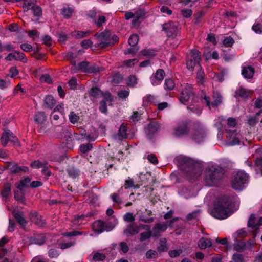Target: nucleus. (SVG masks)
<instances>
[{
    "mask_svg": "<svg viewBox=\"0 0 262 262\" xmlns=\"http://www.w3.org/2000/svg\"><path fill=\"white\" fill-rule=\"evenodd\" d=\"M119 135L121 137L123 138H129L127 128L124 125L120 126L119 129Z\"/></svg>",
    "mask_w": 262,
    "mask_h": 262,
    "instance_id": "f704fd0d",
    "label": "nucleus"
},
{
    "mask_svg": "<svg viewBox=\"0 0 262 262\" xmlns=\"http://www.w3.org/2000/svg\"><path fill=\"white\" fill-rule=\"evenodd\" d=\"M69 116L70 121L72 123H76L79 119V116L74 112H71Z\"/></svg>",
    "mask_w": 262,
    "mask_h": 262,
    "instance_id": "09e8293b",
    "label": "nucleus"
},
{
    "mask_svg": "<svg viewBox=\"0 0 262 262\" xmlns=\"http://www.w3.org/2000/svg\"><path fill=\"white\" fill-rule=\"evenodd\" d=\"M254 70L251 67L244 68L242 70V74L246 78H250L252 77L254 74Z\"/></svg>",
    "mask_w": 262,
    "mask_h": 262,
    "instance_id": "4be33fe9",
    "label": "nucleus"
},
{
    "mask_svg": "<svg viewBox=\"0 0 262 262\" xmlns=\"http://www.w3.org/2000/svg\"><path fill=\"white\" fill-rule=\"evenodd\" d=\"M9 157L8 151L6 150L0 149V160L4 161Z\"/></svg>",
    "mask_w": 262,
    "mask_h": 262,
    "instance_id": "69168bd1",
    "label": "nucleus"
},
{
    "mask_svg": "<svg viewBox=\"0 0 262 262\" xmlns=\"http://www.w3.org/2000/svg\"><path fill=\"white\" fill-rule=\"evenodd\" d=\"M163 30L168 37H174L179 33L178 25L177 23L168 22L165 24Z\"/></svg>",
    "mask_w": 262,
    "mask_h": 262,
    "instance_id": "1a4fd4ad",
    "label": "nucleus"
},
{
    "mask_svg": "<svg viewBox=\"0 0 262 262\" xmlns=\"http://www.w3.org/2000/svg\"><path fill=\"white\" fill-rule=\"evenodd\" d=\"M196 70H198L197 71V78L198 79V82L202 84L203 83V77H204V71L202 69V68L200 66V68H195Z\"/></svg>",
    "mask_w": 262,
    "mask_h": 262,
    "instance_id": "58836bf2",
    "label": "nucleus"
},
{
    "mask_svg": "<svg viewBox=\"0 0 262 262\" xmlns=\"http://www.w3.org/2000/svg\"><path fill=\"white\" fill-rule=\"evenodd\" d=\"M123 220L128 222H133L135 220V216L132 213L126 212L123 216Z\"/></svg>",
    "mask_w": 262,
    "mask_h": 262,
    "instance_id": "c03bdc74",
    "label": "nucleus"
},
{
    "mask_svg": "<svg viewBox=\"0 0 262 262\" xmlns=\"http://www.w3.org/2000/svg\"><path fill=\"white\" fill-rule=\"evenodd\" d=\"M182 15L185 17H189L191 16L192 12L190 9H184L181 10Z\"/></svg>",
    "mask_w": 262,
    "mask_h": 262,
    "instance_id": "338daca9",
    "label": "nucleus"
},
{
    "mask_svg": "<svg viewBox=\"0 0 262 262\" xmlns=\"http://www.w3.org/2000/svg\"><path fill=\"white\" fill-rule=\"evenodd\" d=\"M10 85V83L9 81L4 80L0 78V89H4L9 87Z\"/></svg>",
    "mask_w": 262,
    "mask_h": 262,
    "instance_id": "e2e57ef3",
    "label": "nucleus"
},
{
    "mask_svg": "<svg viewBox=\"0 0 262 262\" xmlns=\"http://www.w3.org/2000/svg\"><path fill=\"white\" fill-rule=\"evenodd\" d=\"M46 116L42 112L37 113L34 117V121L38 124H42L46 121Z\"/></svg>",
    "mask_w": 262,
    "mask_h": 262,
    "instance_id": "393cba45",
    "label": "nucleus"
},
{
    "mask_svg": "<svg viewBox=\"0 0 262 262\" xmlns=\"http://www.w3.org/2000/svg\"><path fill=\"white\" fill-rule=\"evenodd\" d=\"M92 146L90 144H83L81 145L80 146V151L83 153H85L90 150L92 149Z\"/></svg>",
    "mask_w": 262,
    "mask_h": 262,
    "instance_id": "bf43d9fd",
    "label": "nucleus"
},
{
    "mask_svg": "<svg viewBox=\"0 0 262 262\" xmlns=\"http://www.w3.org/2000/svg\"><path fill=\"white\" fill-rule=\"evenodd\" d=\"M193 92L191 85L188 83L186 84L181 92L180 97V101L185 104L189 100L193 99Z\"/></svg>",
    "mask_w": 262,
    "mask_h": 262,
    "instance_id": "6e6552de",
    "label": "nucleus"
},
{
    "mask_svg": "<svg viewBox=\"0 0 262 262\" xmlns=\"http://www.w3.org/2000/svg\"><path fill=\"white\" fill-rule=\"evenodd\" d=\"M138 36L136 34H133L130 36L128 39V43L130 46H135L138 43Z\"/></svg>",
    "mask_w": 262,
    "mask_h": 262,
    "instance_id": "e433bc0d",
    "label": "nucleus"
},
{
    "mask_svg": "<svg viewBox=\"0 0 262 262\" xmlns=\"http://www.w3.org/2000/svg\"><path fill=\"white\" fill-rule=\"evenodd\" d=\"M183 252L182 249H175L170 250L168 252L169 255L172 258L180 256Z\"/></svg>",
    "mask_w": 262,
    "mask_h": 262,
    "instance_id": "37998d69",
    "label": "nucleus"
},
{
    "mask_svg": "<svg viewBox=\"0 0 262 262\" xmlns=\"http://www.w3.org/2000/svg\"><path fill=\"white\" fill-rule=\"evenodd\" d=\"M236 94L243 98H247L249 96L250 92L244 88H240L236 91Z\"/></svg>",
    "mask_w": 262,
    "mask_h": 262,
    "instance_id": "2f4dec72",
    "label": "nucleus"
},
{
    "mask_svg": "<svg viewBox=\"0 0 262 262\" xmlns=\"http://www.w3.org/2000/svg\"><path fill=\"white\" fill-rule=\"evenodd\" d=\"M203 98L202 102L204 103H206V105L209 108H211V106L213 107H216L222 103V98L220 94L218 92H214L213 98V102L212 104L210 102V98L207 97L205 93H203L202 95Z\"/></svg>",
    "mask_w": 262,
    "mask_h": 262,
    "instance_id": "39448f33",
    "label": "nucleus"
},
{
    "mask_svg": "<svg viewBox=\"0 0 262 262\" xmlns=\"http://www.w3.org/2000/svg\"><path fill=\"white\" fill-rule=\"evenodd\" d=\"M248 182V176L247 173L242 171H238L232 179V187L237 190H241L245 187V184Z\"/></svg>",
    "mask_w": 262,
    "mask_h": 262,
    "instance_id": "7ed1b4c3",
    "label": "nucleus"
},
{
    "mask_svg": "<svg viewBox=\"0 0 262 262\" xmlns=\"http://www.w3.org/2000/svg\"><path fill=\"white\" fill-rule=\"evenodd\" d=\"M206 136V131L202 125L195 128L191 134V138L196 143L203 141Z\"/></svg>",
    "mask_w": 262,
    "mask_h": 262,
    "instance_id": "0eeeda50",
    "label": "nucleus"
},
{
    "mask_svg": "<svg viewBox=\"0 0 262 262\" xmlns=\"http://www.w3.org/2000/svg\"><path fill=\"white\" fill-rule=\"evenodd\" d=\"M224 174L223 169L216 165L208 167L206 169L205 184L209 187L216 186Z\"/></svg>",
    "mask_w": 262,
    "mask_h": 262,
    "instance_id": "f03ea898",
    "label": "nucleus"
},
{
    "mask_svg": "<svg viewBox=\"0 0 262 262\" xmlns=\"http://www.w3.org/2000/svg\"><path fill=\"white\" fill-rule=\"evenodd\" d=\"M142 54L148 57H152L154 56L155 52L150 50L147 49L142 51Z\"/></svg>",
    "mask_w": 262,
    "mask_h": 262,
    "instance_id": "680f3d73",
    "label": "nucleus"
},
{
    "mask_svg": "<svg viewBox=\"0 0 262 262\" xmlns=\"http://www.w3.org/2000/svg\"><path fill=\"white\" fill-rule=\"evenodd\" d=\"M236 243L234 244V249L237 251L241 252L245 249V244L244 242L240 241L237 239H235Z\"/></svg>",
    "mask_w": 262,
    "mask_h": 262,
    "instance_id": "c85d7f7f",
    "label": "nucleus"
},
{
    "mask_svg": "<svg viewBox=\"0 0 262 262\" xmlns=\"http://www.w3.org/2000/svg\"><path fill=\"white\" fill-rule=\"evenodd\" d=\"M164 76L165 72L163 70H158L156 73L150 78V81L152 85L155 86L160 84L164 78Z\"/></svg>",
    "mask_w": 262,
    "mask_h": 262,
    "instance_id": "2eb2a0df",
    "label": "nucleus"
},
{
    "mask_svg": "<svg viewBox=\"0 0 262 262\" xmlns=\"http://www.w3.org/2000/svg\"><path fill=\"white\" fill-rule=\"evenodd\" d=\"M11 192V185L9 183H5L4 188L3 191L1 192V195L3 198H7Z\"/></svg>",
    "mask_w": 262,
    "mask_h": 262,
    "instance_id": "7c9ffc66",
    "label": "nucleus"
},
{
    "mask_svg": "<svg viewBox=\"0 0 262 262\" xmlns=\"http://www.w3.org/2000/svg\"><path fill=\"white\" fill-rule=\"evenodd\" d=\"M201 61L200 54L199 51L192 50L187 55V67L188 70L193 71L194 68H200Z\"/></svg>",
    "mask_w": 262,
    "mask_h": 262,
    "instance_id": "20e7f679",
    "label": "nucleus"
},
{
    "mask_svg": "<svg viewBox=\"0 0 262 262\" xmlns=\"http://www.w3.org/2000/svg\"><path fill=\"white\" fill-rule=\"evenodd\" d=\"M112 200L117 203H121L122 199L120 198L119 195L117 193H113L111 195Z\"/></svg>",
    "mask_w": 262,
    "mask_h": 262,
    "instance_id": "0e129e2a",
    "label": "nucleus"
},
{
    "mask_svg": "<svg viewBox=\"0 0 262 262\" xmlns=\"http://www.w3.org/2000/svg\"><path fill=\"white\" fill-rule=\"evenodd\" d=\"M18 74V70L15 67H11L9 69V73L7 75L6 77H10L11 78H15Z\"/></svg>",
    "mask_w": 262,
    "mask_h": 262,
    "instance_id": "79ce46f5",
    "label": "nucleus"
},
{
    "mask_svg": "<svg viewBox=\"0 0 262 262\" xmlns=\"http://www.w3.org/2000/svg\"><path fill=\"white\" fill-rule=\"evenodd\" d=\"M73 67L72 68V71L74 73H76L77 71H81L85 73H94L96 72V69L94 67L90 65V64L85 61H83L76 65L74 62Z\"/></svg>",
    "mask_w": 262,
    "mask_h": 262,
    "instance_id": "423d86ee",
    "label": "nucleus"
},
{
    "mask_svg": "<svg viewBox=\"0 0 262 262\" xmlns=\"http://www.w3.org/2000/svg\"><path fill=\"white\" fill-rule=\"evenodd\" d=\"M30 181L31 180L29 178H26L19 182L17 186V188L21 190H23L25 188L28 186V185L30 183Z\"/></svg>",
    "mask_w": 262,
    "mask_h": 262,
    "instance_id": "c756f323",
    "label": "nucleus"
},
{
    "mask_svg": "<svg viewBox=\"0 0 262 262\" xmlns=\"http://www.w3.org/2000/svg\"><path fill=\"white\" fill-rule=\"evenodd\" d=\"M233 212L230 198L223 196L219 199L211 213L214 217L223 220L228 217Z\"/></svg>",
    "mask_w": 262,
    "mask_h": 262,
    "instance_id": "f257e3e1",
    "label": "nucleus"
},
{
    "mask_svg": "<svg viewBox=\"0 0 262 262\" xmlns=\"http://www.w3.org/2000/svg\"><path fill=\"white\" fill-rule=\"evenodd\" d=\"M93 258L95 261H102L105 258V255L104 254L97 252L94 254Z\"/></svg>",
    "mask_w": 262,
    "mask_h": 262,
    "instance_id": "de8ad7c7",
    "label": "nucleus"
},
{
    "mask_svg": "<svg viewBox=\"0 0 262 262\" xmlns=\"http://www.w3.org/2000/svg\"><path fill=\"white\" fill-rule=\"evenodd\" d=\"M91 95L94 97H97L101 95V92L97 88H93L90 92Z\"/></svg>",
    "mask_w": 262,
    "mask_h": 262,
    "instance_id": "864d4df0",
    "label": "nucleus"
},
{
    "mask_svg": "<svg viewBox=\"0 0 262 262\" xmlns=\"http://www.w3.org/2000/svg\"><path fill=\"white\" fill-rule=\"evenodd\" d=\"M252 30L257 34L262 33V24L255 21L252 26Z\"/></svg>",
    "mask_w": 262,
    "mask_h": 262,
    "instance_id": "c9c22d12",
    "label": "nucleus"
},
{
    "mask_svg": "<svg viewBox=\"0 0 262 262\" xmlns=\"http://www.w3.org/2000/svg\"><path fill=\"white\" fill-rule=\"evenodd\" d=\"M18 166V165L16 163L14 162H11L8 163V169L10 170V171L11 173H16V170L17 169Z\"/></svg>",
    "mask_w": 262,
    "mask_h": 262,
    "instance_id": "a19ab883",
    "label": "nucleus"
},
{
    "mask_svg": "<svg viewBox=\"0 0 262 262\" xmlns=\"http://www.w3.org/2000/svg\"><path fill=\"white\" fill-rule=\"evenodd\" d=\"M20 48L24 51L28 52L32 50V46L28 43H23L20 45Z\"/></svg>",
    "mask_w": 262,
    "mask_h": 262,
    "instance_id": "052dcab7",
    "label": "nucleus"
},
{
    "mask_svg": "<svg viewBox=\"0 0 262 262\" xmlns=\"http://www.w3.org/2000/svg\"><path fill=\"white\" fill-rule=\"evenodd\" d=\"M11 142L15 146H19L17 138L13 135V133L10 131H5L3 133L1 137V142L3 146H5L8 143Z\"/></svg>",
    "mask_w": 262,
    "mask_h": 262,
    "instance_id": "9d476101",
    "label": "nucleus"
},
{
    "mask_svg": "<svg viewBox=\"0 0 262 262\" xmlns=\"http://www.w3.org/2000/svg\"><path fill=\"white\" fill-rule=\"evenodd\" d=\"M182 161L183 162L184 165L191 166L193 165V161L187 157L181 158Z\"/></svg>",
    "mask_w": 262,
    "mask_h": 262,
    "instance_id": "6e6d98bb",
    "label": "nucleus"
},
{
    "mask_svg": "<svg viewBox=\"0 0 262 262\" xmlns=\"http://www.w3.org/2000/svg\"><path fill=\"white\" fill-rule=\"evenodd\" d=\"M157 102V97L151 95H147L143 99V102L144 105L155 103Z\"/></svg>",
    "mask_w": 262,
    "mask_h": 262,
    "instance_id": "a878e982",
    "label": "nucleus"
},
{
    "mask_svg": "<svg viewBox=\"0 0 262 262\" xmlns=\"http://www.w3.org/2000/svg\"><path fill=\"white\" fill-rule=\"evenodd\" d=\"M139 232V227L130 224L124 230L123 233L127 236H132L138 234Z\"/></svg>",
    "mask_w": 262,
    "mask_h": 262,
    "instance_id": "f3484780",
    "label": "nucleus"
},
{
    "mask_svg": "<svg viewBox=\"0 0 262 262\" xmlns=\"http://www.w3.org/2000/svg\"><path fill=\"white\" fill-rule=\"evenodd\" d=\"M262 225V216L256 219L255 215L252 214L250 215L248 222V226L255 230L254 232H257L259 226Z\"/></svg>",
    "mask_w": 262,
    "mask_h": 262,
    "instance_id": "ddd939ff",
    "label": "nucleus"
},
{
    "mask_svg": "<svg viewBox=\"0 0 262 262\" xmlns=\"http://www.w3.org/2000/svg\"><path fill=\"white\" fill-rule=\"evenodd\" d=\"M161 243L160 246L158 247V250L160 252L166 251L168 250V247L166 244V239L163 238L160 240Z\"/></svg>",
    "mask_w": 262,
    "mask_h": 262,
    "instance_id": "a18cd8bd",
    "label": "nucleus"
},
{
    "mask_svg": "<svg viewBox=\"0 0 262 262\" xmlns=\"http://www.w3.org/2000/svg\"><path fill=\"white\" fill-rule=\"evenodd\" d=\"M159 129V126L157 123H152L148 124L145 129V132L149 138L151 137V135L157 132Z\"/></svg>",
    "mask_w": 262,
    "mask_h": 262,
    "instance_id": "a211bd4d",
    "label": "nucleus"
},
{
    "mask_svg": "<svg viewBox=\"0 0 262 262\" xmlns=\"http://www.w3.org/2000/svg\"><path fill=\"white\" fill-rule=\"evenodd\" d=\"M146 158L148 159V160L151 163L154 164H157L158 163V160L157 159V158L156 156L152 154H149L146 156Z\"/></svg>",
    "mask_w": 262,
    "mask_h": 262,
    "instance_id": "3c124183",
    "label": "nucleus"
},
{
    "mask_svg": "<svg viewBox=\"0 0 262 262\" xmlns=\"http://www.w3.org/2000/svg\"><path fill=\"white\" fill-rule=\"evenodd\" d=\"M188 132L187 124L182 122L174 128V135L177 136H181L185 135Z\"/></svg>",
    "mask_w": 262,
    "mask_h": 262,
    "instance_id": "dca6fc26",
    "label": "nucleus"
},
{
    "mask_svg": "<svg viewBox=\"0 0 262 262\" xmlns=\"http://www.w3.org/2000/svg\"><path fill=\"white\" fill-rule=\"evenodd\" d=\"M89 33V31H80L78 30H75L71 33V35L75 38L80 39L86 36L87 34Z\"/></svg>",
    "mask_w": 262,
    "mask_h": 262,
    "instance_id": "bb28decb",
    "label": "nucleus"
},
{
    "mask_svg": "<svg viewBox=\"0 0 262 262\" xmlns=\"http://www.w3.org/2000/svg\"><path fill=\"white\" fill-rule=\"evenodd\" d=\"M105 17L103 16H100L97 20L95 21V23L97 27H100L105 22Z\"/></svg>",
    "mask_w": 262,
    "mask_h": 262,
    "instance_id": "4d7b16f0",
    "label": "nucleus"
},
{
    "mask_svg": "<svg viewBox=\"0 0 262 262\" xmlns=\"http://www.w3.org/2000/svg\"><path fill=\"white\" fill-rule=\"evenodd\" d=\"M32 10L33 11V15L35 16H39L42 14L41 9L38 6H34Z\"/></svg>",
    "mask_w": 262,
    "mask_h": 262,
    "instance_id": "5fc2aeb1",
    "label": "nucleus"
},
{
    "mask_svg": "<svg viewBox=\"0 0 262 262\" xmlns=\"http://www.w3.org/2000/svg\"><path fill=\"white\" fill-rule=\"evenodd\" d=\"M127 84L129 86L134 87L137 84V78L135 76H130L127 80Z\"/></svg>",
    "mask_w": 262,
    "mask_h": 262,
    "instance_id": "4c0bfd02",
    "label": "nucleus"
},
{
    "mask_svg": "<svg viewBox=\"0 0 262 262\" xmlns=\"http://www.w3.org/2000/svg\"><path fill=\"white\" fill-rule=\"evenodd\" d=\"M212 242L210 239L202 237L198 241V245L201 249H205L212 246Z\"/></svg>",
    "mask_w": 262,
    "mask_h": 262,
    "instance_id": "aec40b11",
    "label": "nucleus"
},
{
    "mask_svg": "<svg viewBox=\"0 0 262 262\" xmlns=\"http://www.w3.org/2000/svg\"><path fill=\"white\" fill-rule=\"evenodd\" d=\"M176 220L177 219H173L167 223H158L156 224L151 231L152 232V236L158 237L161 233L164 232L167 229L168 223H169V225L171 226V224Z\"/></svg>",
    "mask_w": 262,
    "mask_h": 262,
    "instance_id": "9b49d317",
    "label": "nucleus"
},
{
    "mask_svg": "<svg viewBox=\"0 0 262 262\" xmlns=\"http://www.w3.org/2000/svg\"><path fill=\"white\" fill-rule=\"evenodd\" d=\"M56 101L51 95L47 96L44 99V105L46 108H52Z\"/></svg>",
    "mask_w": 262,
    "mask_h": 262,
    "instance_id": "412c9836",
    "label": "nucleus"
},
{
    "mask_svg": "<svg viewBox=\"0 0 262 262\" xmlns=\"http://www.w3.org/2000/svg\"><path fill=\"white\" fill-rule=\"evenodd\" d=\"M12 213L21 226L26 225V221L24 219L21 213L17 212L15 210H13Z\"/></svg>",
    "mask_w": 262,
    "mask_h": 262,
    "instance_id": "b1692460",
    "label": "nucleus"
},
{
    "mask_svg": "<svg viewBox=\"0 0 262 262\" xmlns=\"http://www.w3.org/2000/svg\"><path fill=\"white\" fill-rule=\"evenodd\" d=\"M129 94V92L128 90H122L118 93V96L119 98L124 99L127 98Z\"/></svg>",
    "mask_w": 262,
    "mask_h": 262,
    "instance_id": "13d9d810",
    "label": "nucleus"
},
{
    "mask_svg": "<svg viewBox=\"0 0 262 262\" xmlns=\"http://www.w3.org/2000/svg\"><path fill=\"white\" fill-rule=\"evenodd\" d=\"M73 12L74 10L72 8L66 6L61 9V13L64 18H69L71 17Z\"/></svg>",
    "mask_w": 262,
    "mask_h": 262,
    "instance_id": "5701e85b",
    "label": "nucleus"
},
{
    "mask_svg": "<svg viewBox=\"0 0 262 262\" xmlns=\"http://www.w3.org/2000/svg\"><path fill=\"white\" fill-rule=\"evenodd\" d=\"M233 43L234 40L231 37H227L223 41V44L226 47H231Z\"/></svg>",
    "mask_w": 262,
    "mask_h": 262,
    "instance_id": "49530a36",
    "label": "nucleus"
},
{
    "mask_svg": "<svg viewBox=\"0 0 262 262\" xmlns=\"http://www.w3.org/2000/svg\"><path fill=\"white\" fill-rule=\"evenodd\" d=\"M165 89L167 90H172L175 86V84L171 79H166L165 80Z\"/></svg>",
    "mask_w": 262,
    "mask_h": 262,
    "instance_id": "473e14b6",
    "label": "nucleus"
},
{
    "mask_svg": "<svg viewBox=\"0 0 262 262\" xmlns=\"http://www.w3.org/2000/svg\"><path fill=\"white\" fill-rule=\"evenodd\" d=\"M16 60L22 61L23 62H26L27 59L25 58V54L23 53L16 52Z\"/></svg>",
    "mask_w": 262,
    "mask_h": 262,
    "instance_id": "8fccbe9b",
    "label": "nucleus"
},
{
    "mask_svg": "<svg viewBox=\"0 0 262 262\" xmlns=\"http://www.w3.org/2000/svg\"><path fill=\"white\" fill-rule=\"evenodd\" d=\"M35 0H25L24 2L23 9L25 11H28L30 9H33L35 6Z\"/></svg>",
    "mask_w": 262,
    "mask_h": 262,
    "instance_id": "cd10ccee",
    "label": "nucleus"
},
{
    "mask_svg": "<svg viewBox=\"0 0 262 262\" xmlns=\"http://www.w3.org/2000/svg\"><path fill=\"white\" fill-rule=\"evenodd\" d=\"M247 235V232L245 229H241L236 231L234 234V239H237L238 238H244Z\"/></svg>",
    "mask_w": 262,
    "mask_h": 262,
    "instance_id": "72a5a7b5",
    "label": "nucleus"
},
{
    "mask_svg": "<svg viewBox=\"0 0 262 262\" xmlns=\"http://www.w3.org/2000/svg\"><path fill=\"white\" fill-rule=\"evenodd\" d=\"M151 236H152V232L151 231L144 232L141 233L140 240L141 242H143L147 239H149Z\"/></svg>",
    "mask_w": 262,
    "mask_h": 262,
    "instance_id": "ea45409f",
    "label": "nucleus"
},
{
    "mask_svg": "<svg viewBox=\"0 0 262 262\" xmlns=\"http://www.w3.org/2000/svg\"><path fill=\"white\" fill-rule=\"evenodd\" d=\"M232 260L234 262H242L243 257L240 254H234L232 256Z\"/></svg>",
    "mask_w": 262,
    "mask_h": 262,
    "instance_id": "774afa93",
    "label": "nucleus"
},
{
    "mask_svg": "<svg viewBox=\"0 0 262 262\" xmlns=\"http://www.w3.org/2000/svg\"><path fill=\"white\" fill-rule=\"evenodd\" d=\"M80 44L83 48L88 49L92 46L93 42L90 39H85L82 40Z\"/></svg>",
    "mask_w": 262,
    "mask_h": 262,
    "instance_id": "603ef678",
    "label": "nucleus"
},
{
    "mask_svg": "<svg viewBox=\"0 0 262 262\" xmlns=\"http://www.w3.org/2000/svg\"><path fill=\"white\" fill-rule=\"evenodd\" d=\"M100 42L98 47L104 48L111 43V40L108 32L98 33L96 35Z\"/></svg>",
    "mask_w": 262,
    "mask_h": 262,
    "instance_id": "f8f14e48",
    "label": "nucleus"
},
{
    "mask_svg": "<svg viewBox=\"0 0 262 262\" xmlns=\"http://www.w3.org/2000/svg\"><path fill=\"white\" fill-rule=\"evenodd\" d=\"M93 229L95 233H101L105 230L104 223L101 221H95L92 226Z\"/></svg>",
    "mask_w": 262,
    "mask_h": 262,
    "instance_id": "6ab92c4d",
    "label": "nucleus"
},
{
    "mask_svg": "<svg viewBox=\"0 0 262 262\" xmlns=\"http://www.w3.org/2000/svg\"><path fill=\"white\" fill-rule=\"evenodd\" d=\"M227 138L229 139V145L233 146L239 144L240 135L237 132L227 130Z\"/></svg>",
    "mask_w": 262,
    "mask_h": 262,
    "instance_id": "4468645a",
    "label": "nucleus"
}]
</instances>
